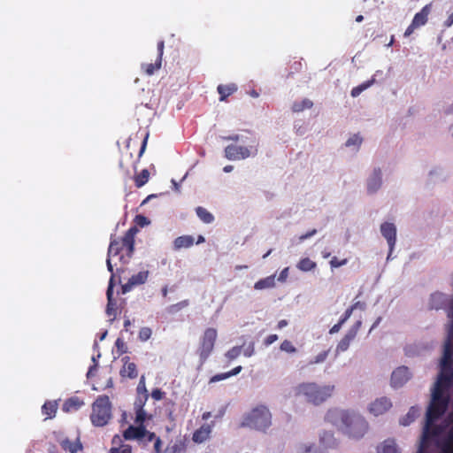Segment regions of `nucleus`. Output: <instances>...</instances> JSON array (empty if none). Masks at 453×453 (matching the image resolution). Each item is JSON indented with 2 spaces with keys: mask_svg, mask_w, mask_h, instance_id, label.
I'll use <instances>...</instances> for the list:
<instances>
[{
  "mask_svg": "<svg viewBox=\"0 0 453 453\" xmlns=\"http://www.w3.org/2000/svg\"><path fill=\"white\" fill-rule=\"evenodd\" d=\"M138 229L136 226L130 227L119 239H111L106 260L107 269L112 274L113 266H116L118 273L125 271V265L128 264L134 253V236Z\"/></svg>",
  "mask_w": 453,
  "mask_h": 453,
  "instance_id": "1",
  "label": "nucleus"
},
{
  "mask_svg": "<svg viewBox=\"0 0 453 453\" xmlns=\"http://www.w3.org/2000/svg\"><path fill=\"white\" fill-rule=\"evenodd\" d=\"M326 419L354 439L362 438L368 430V423L360 415L342 410H330Z\"/></svg>",
  "mask_w": 453,
  "mask_h": 453,
  "instance_id": "2",
  "label": "nucleus"
},
{
  "mask_svg": "<svg viewBox=\"0 0 453 453\" xmlns=\"http://www.w3.org/2000/svg\"><path fill=\"white\" fill-rule=\"evenodd\" d=\"M334 391V385L320 386L315 382H303L296 387L295 395L303 396L307 402L319 405L331 397Z\"/></svg>",
  "mask_w": 453,
  "mask_h": 453,
  "instance_id": "3",
  "label": "nucleus"
},
{
  "mask_svg": "<svg viewBox=\"0 0 453 453\" xmlns=\"http://www.w3.org/2000/svg\"><path fill=\"white\" fill-rule=\"evenodd\" d=\"M90 421L93 426L102 427L106 426L112 418V404L106 395H99L92 403Z\"/></svg>",
  "mask_w": 453,
  "mask_h": 453,
  "instance_id": "4",
  "label": "nucleus"
},
{
  "mask_svg": "<svg viewBox=\"0 0 453 453\" xmlns=\"http://www.w3.org/2000/svg\"><path fill=\"white\" fill-rule=\"evenodd\" d=\"M448 392L433 388L431 401L426 415L428 423L435 422L446 412L449 403Z\"/></svg>",
  "mask_w": 453,
  "mask_h": 453,
  "instance_id": "5",
  "label": "nucleus"
},
{
  "mask_svg": "<svg viewBox=\"0 0 453 453\" xmlns=\"http://www.w3.org/2000/svg\"><path fill=\"white\" fill-rule=\"evenodd\" d=\"M271 424L272 415L270 411L266 406L259 405L244 417L242 426L265 431Z\"/></svg>",
  "mask_w": 453,
  "mask_h": 453,
  "instance_id": "6",
  "label": "nucleus"
},
{
  "mask_svg": "<svg viewBox=\"0 0 453 453\" xmlns=\"http://www.w3.org/2000/svg\"><path fill=\"white\" fill-rule=\"evenodd\" d=\"M217 337L218 332L215 328L208 327L204 330L196 350L200 365H203L213 351Z\"/></svg>",
  "mask_w": 453,
  "mask_h": 453,
  "instance_id": "7",
  "label": "nucleus"
},
{
  "mask_svg": "<svg viewBox=\"0 0 453 453\" xmlns=\"http://www.w3.org/2000/svg\"><path fill=\"white\" fill-rule=\"evenodd\" d=\"M453 382V362L441 361V371L434 388L449 391Z\"/></svg>",
  "mask_w": 453,
  "mask_h": 453,
  "instance_id": "8",
  "label": "nucleus"
},
{
  "mask_svg": "<svg viewBox=\"0 0 453 453\" xmlns=\"http://www.w3.org/2000/svg\"><path fill=\"white\" fill-rule=\"evenodd\" d=\"M257 151L255 142L249 146L227 145L225 148V157L229 160H240L249 157Z\"/></svg>",
  "mask_w": 453,
  "mask_h": 453,
  "instance_id": "9",
  "label": "nucleus"
},
{
  "mask_svg": "<svg viewBox=\"0 0 453 453\" xmlns=\"http://www.w3.org/2000/svg\"><path fill=\"white\" fill-rule=\"evenodd\" d=\"M432 4H426L420 12H417L414 15V18L411 23V25L406 28L404 32V36L408 37L413 34L414 30L426 25L428 20V16L431 12Z\"/></svg>",
  "mask_w": 453,
  "mask_h": 453,
  "instance_id": "10",
  "label": "nucleus"
},
{
  "mask_svg": "<svg viewBox=\"0 0 453 453\" xmlns=\"http://www.w3.org/2000/svg\"><path fill=\"white\" fill-rule=\"evenodd\" d=\"M149 277V271H141L136 274L132 275L128 281L121 286V291L123 294H126L132 290L133 288L144 284Z\"/></svg>",
  "mask_w": 453,
  "mask_h": 453,
  "instance_id": "11",
  "label": "nucleus"
},
{
  "mask_svg": "<svg viewBox=\"0 0 453 453\" xmlns=\"http://www.w3.org/2000/svg\"><path fill=\"white\" fill-rule=\"evenodd\" d=\"M392 407V403L389 398L382 396L377 398L369 406V411L374 416L382 415Z\"/></svg>",
  "mask_w": 453,
  "mask_h": 453,
  "instance_id": "12",
  "label": "nucleus"
},
{
  "mask_svg": "<svg viewBox=\"0 0 453 453\" xmlns=\"http://www.w3.org/2000/svg\"><path fill=\"white\" fill-rule=\"evenodd\" d=\"M114 279L115 274L112 273L111 275L109 285L106 291V296H107V306H106V314L109 317H116V311H117V302L113 298V288H114Z\"/></svg>",
  "mask_w": 453,
  "mask_h": 453,
  "instance_id": "13",
  "label": "nucleus"
},
{
  "mask_svg": "<svg viewBox=\"0 0 453 453\" xmlns=\"http://www.w3.org/2000/svg\"><path fill=\"white\" fill-rule=\"evenodd\" d=\"M380 232L383 237L387 240L390 249L393 251L396 242V227L393 223L385 222L380 226Z\"/></svg>",
  "mask_w": 453,
  "mask_h": 453,
  "instance_id": "14",
  "label": "nucleus"
},
{
  "mask_svg": "<svg viewBox=\"0 0 453 453\" xmlns=\"http://www.w3.org/2000/svg\"><path fill=\"white\" fill-rule=\"evenodd\" d=\"M145 426H129L124 432L123 437L127 441L135 440L138 442H142L145 434Z\"/></svg>",
  "mask_w": 453,
  "mask_h": 453,
  "instance_id": "15",
  "label": "nucleus"
},
{
  "mask_svg": "<svg viewBox=\"0 0 453 453\" xmlns=\"http://www.w3.org/2000/svg\"><path fill=\"white\" fill-rule=\"evenodd\" d=\"M410 379L409 369L405 366L396 368L391 375V386L395 388L402 387Z\"/></svg>",
  "mask_w": 453,
  "mask_h": 453,
  "instance_id": "16",
  "label": "nucleus"
},
{
  "mask_svg": "<svg viewBox=\"0 0 453 453\" xmlns=\"http://www.w3.org/2000/svg\"><path fill=\"white\" fill-rule=\"evenodd\" d=\"M122 360L124 361V365L120 370L121 377L129 379L136 378L138 376L136 365L133 362H130L129 357H125Z\"/></svg>",
  "mask_w": 453,
  "mask_h": 453,
  "instance_id": "17",
  "label": "nucleus"
},
{
  "mask_svg": "<svg viewBox=\"0 0 453 453\" xmlns=\"http://www.w3.org/2000/svg\"><path fill=\"white\" fill-rule=\"evenodd\" d=\"M211 433V426L204 424L193 433L192 440L196 443H203L209 439Z\"/></svg>",
  "mask_w": 453,
  "mask_h": 453,
  "instance_id": "18",
  "label": "nucleus"
},
{
  "mask_svg": "<svg viewBox=\"0 0 453 453\" xmlns=\"http://www.w3.org/2000/svg\"><path fill=\"white\" fill-rule=\"evenodd\" d=\"M381 171L380 168L374 169L372 176L367 181V191L373 194L379 190L381 186Z\"/></svg>",
  "mask_w": 453,
  "mask_h": 453,
  "instance_id": "19",
  "label": "nucleus"
},
{
  "mask_svg": "<svg viewBox=\"0 0 453 453\" xmlns=\"http://www.w3.org/2000/svg\"><path fill=\"white\" fill-rule=\"evenodd\" d=\"M434 423V422L428 423V419L426 418V426L422 434V445L426 444L431 438L439 435L441 429Z\"/></svg>",
  "mask_w": 453,
  "mask_h": 453,
  "instance_id": "20",
  "label": "nucleus"
},
{
  "mask_svg": "<svg viewBox=\"0 0 453 453\" xmlns=\"http://www.w3.org/2000/svg\"><path fill=\"white\" fill-rule=\"evenodd\" d=\"M84 404V401L80 397L72 396L65 401L62 410L65 412H73L80 410Z\"/></svg>",
  "mask_w": 453,
  "mask_h": 453,
  "instance_id": "21",
  "label": "nucleus"
},
{
  "mask_svg": "<svg viewBox=\"0 0 453 453\" xmlns=\"http://www.w3.org/2000/svg\"><path fill=\"white\" fill-rule=\"evenodd\" d=\"M237 88L234 83L219 85L217 90L219 94V101H226L229 96L237 91Z\"/></svg>",
  "mask_w": 453,
  "mask_h": 453,
  "instance_id": "22",
  "label": "nucleus"
},
{
  "mask_svg": "<svg viewBox=\"0 0 453 453\" xmlns=\"http://www.w3.org/2000/svg\"><path fill=\"white\" fill-rule=\"evenodd\" d=\"M195 242V239L192 235H181L177 237L173 241V248L176 250H179L180 249H188L193 246Z\"/></svg>",
  "mask_w": 453,
  "mask_h": 453,
  "instance_id": "23",
  "label": "nucleus"
},
{
  "mask_svg": "<svg viewBox=\"0 0 453 453\" xmlns=\"http://www.w3.org/2000/svg\"><path fill=\"white\" fill-rule=\"evenodd\" d=\"M187 450V441L185 438H179L173 443L169 444L165 449L168 453H184Z\"/></svg>",
  "mask_w": 453,
  "mask_h": 453,
  "instance_id": "24",
  "label": "nucleus"
},
{
  "mask_svg": "<svg viewBox=\"0 0 453 453\" xmlns=\"http://www.w3.org/2000/svg\"><path fill=\"white\" fill-rule=\"evenodd\" d=\"M58 407L57 401H46L42 407V413L46 417V419L53 418L56 416Z\"/></svg>",
  "mask_w": 453,
  "mask_h": 453,
  "instance_id": "25",
  "label": "nucleus"
},
{
  "mask_svg": "<svg viewBox=\"0 0 453 453\" xmlns=\"http://www.w3.org/2000/svg\"><path fill=\"white\" fill-rule=\"evenodd\" d=\"M378 453H400L395 441L391 439L385 440L378 449Z\"/></svg>",
  "mask_w": 453,
  "mask_h": 453,
  "instance_id": "26",
  "label": "nucleus"
},
{
  "mask_svg": "<svg viewBox=\"0 0 453 453\" xmlns=\"http://www.w3.org/2000/svg\"><path fill=\"white\" fill-rule=\"evenodd\" d=\"M275 286V279L273 275L268 276L266 278L261 279L257 280L255 285L254 288L257 290H262L265 288H272Z\"/></svg>",
  "mask_w": 453,
  "mask_h": 453,
  "instance_id": "27",
  "label": "nucleus"
},
{
  "mask_svg": "<svg viewBox=\"0 0 453 453\" xmlns=\"http://www.w3.org/2000/svg\"><path fill=\"white\" fill-rule=\"evenodd\" d=\"M61 446L63 449L71 453H77L79 450L82 449V445L79 441H72L66 439L62 441Z\"/></svg>",
  "mask_w": 453,
  "mask_h": 453,
  "instance_id": "28",
  "label": "nucleus"
},
{
  "mask_svg": "<svg viewBox=\"0 0 453 453\" xmlns=\"http://www.w3.org/2000/svg\"><path fill=\"white\" fill-rule=\"evenodd\" d=\"M196 212L197 217L205 224H211L214 220V216L202 206L196 207Z\"/></svg>",
  "mask_w": 453,
  "mask_h": 453,
  "instance_id": "29",
  "label": "nucleus"
},
{
  "mask_svg": "<svg viewBox=\"0 0 453 453\" xmlns=\"http://www.w3.org/2000/svg\"><path fill=\"white\" fill-rule=\"evenodd\" d=\"M453 342L449 337L444 344V350L441 361L453 362Z\"/></svg>",
  "mask_w": 453,
  "mask_h": 453,
  "instance_id": "30",
  "label": "nucleus"
},
{
  "mask_svg": "<svg viewBox=\"0 0 453 453\" xmlns=\"http://www.w3.org/2000/svg\"><path fill=\"white\" fill-rule=\"evenodd\" d=\"M375 81V79L372 78L367 81L363 82L362 84L353 88L351 89L350 95L352 97L358 96L363 91L370 88Z\"/></svg>",
  "mask_w": 453,
  "mask_h": 453,
  "instance_id": "31",
  "label": "nucleus"
},
{
  "mask_svg": "<svg viewBox=\"0 0 453 453\" xmlns=\"http://www.w3.org/2000/svg\"><path fill=\"white\" fill-rule=\"evenodd\" d=\"M313 105V103L310 99H303L300 102H295L292 105V110L295 112L303 111L305 109H311Z\"/></svg>",
  "mask_w": 453,
  "mask_h": 453,
  "instance_id": "32",
  "label": "nucleus"
},
{
  "mask_svg": "<svg viewBox=\"0 0 453 453\" xmlns=\"http://www.w3.org/2000/svg\"><path fill=\"white\" fill-rule=\"evenodd\" d=\"M150 178V173L147 169L142 170V172L134 176V183L137 188H141L145 185Z\"/></svg>",
  "mask_w": 453,
  "mask_h": 453,
  "instance_id": "33",
  "label": "nucleus"
},
{
  "mask_svg": "<svg viewBox=\"0 0 453 453\" xmlns=\"http://www.w3.org/2000/svg\"><path fill=\"white\" fill-rule=\"evenodd\" d=\"M162 60L157 58L155 63L143 64L142 69L148 75H152L156 71L161 68Z\"/></svg>",
  "mask_w": 453,
  "mask_h": 453,
  "instance_id": "34",
  "label": "nucleus"
},
{
  "mask_svg": "<svg viewBox=\"0 0 453 453\" xmlns=\"http://www.w3.org/2000/svg\"><path fill=\"white\" fill-rule=\"evenodd\" d=\"M315 267H316V263L313 262L309 257L302 258L297 264V268L303 272L311 271V270L314 269Z\"/></svg>",
  "mask_w": 453,
  "mask_h": 453,
  "instance_id": "35",
  "label": "nucleus"
},
{
  "mask_svg": "<svg viewBox=\"0 0 453 453\" xmlns=\"http://www.w3.org/2000/svg\"><path fill=\"white\" fill-rule=\"evenodd\" d=\"M362 321L357 320L354 323V325L348 330L347 334L344 335L345 338L352 342L357 335L359 329L361 328Z\"/></svg>",
  "mask_w": 453,
  "mask_h": 453,
  "instance_id": "36",
  "label": "nucleus"
},
{
  "mask_svg": "<svg viewBox=\"0 0 453 453\" xmlns=\"http://www.w3.org/2000/svg\"><path fill=\"white\" fill-rule=\"evenodd\" d=\"M362 321L357 320L354 323V325L348 330L347 334L344 335L345 338L352 342L357 335L359 329L361 328Z\"/></svg>",
  "mask_w": 453,
  "mask_h": 453,
  "instance_id": "37",
  "label": "nucleus"
},
{
  "mask_svg": "<svg viewBox=\"0 0 453 453\" xmlns=\"http://www.w3.org/2000/svg\"><path fill=\"white\" fill-rule=\"evenodd\" d=\"M418 415V409L411 407L405 417L400 420V424L403 426H408L413 422Z\"/></svg>",
  "mask_w": 453,
  "mask_h": 453,
  "instance_id": "38",
  "label": "nucleus"
},
{
  "mask_svg": "<svg viewBox=\"0 0 453 453\" xmlns=\"http://www.w3.org/2000/svg\"><path fill=\"white\" fill-rule=\"evenodd\" d=\"M320 443L324 448L332 447L334 445V434L331 432H324L320 435Z\"/></svg>",
  "mask_w": 453,
  "mask_h": 453,
  "instance_id": "39",
  "label": "nucleus"
},
{
  "mask_svg": "<svg viewBox=\"0 0 453 453\" xmlns=\"http://www.w3.org/2000/svg\"><path fill=\"white\" fill-rule=\"evenodd\" d=\"M357 305H361L362 307L364 306V303H361V302H356L354 304H352L350 307H349L345 312L343 313V315L342 316V318L340 319V321L344 324L349 318L350 316L352 315L354 310L357 309Z\"/></svg>",
  "mask_w": 453,
  "mask_h": 453,
  "instance_id": "40",
  "label": "nucleus"
},
{
  "mask_svg": "<svg viewBox=\"0 0 453 453\" xmlns=\"http://www.w3.org/2000/svg\"><path fill=\"white\" fill-rule=\"evenodd\" d=\"M109 453H132V447L129 444L121 443L118 447H112Z\"/></svg>",
  "mask_w": 453,
  "mask_h": 453,
  "instance_id": "41",
  "label": "nucleus"
},
{
  "mask_svg": "<svg viewBox=\"0 0 453 453\" xmlns=\"http://www.w3.org/2000/svg\"><path fill=\"white\" fill-rule=\"evenodd\" d=\"M146 420V412L142 407L136 410L134 422L136 425L144 426Z\"/></svg>",
  "mask_w": 453,
  "mask_h": 453,
  "instance_id": "42",
  "label": "nucleus"
},
{
  "mask_svg": "<svg viewBox=\"0 0 453 453\" xmlns=\"http://www.w3.org/2000/svg\"><path fill=\"white\" fill-rule=\"evenodd\" d=\"M241 352H242V347L241 346H234L233 347L232 349H230L226 353V357L229 360V361H232L235 358H237L240 355H241Z\"/></svg>",
  "mask_w": 453,
  "mask_h": 453,
  "instance_id": "43",
  "label": "nucleus"
},
{
  "mask_svg": "<svg viewBox=\"0 0 453 453\" xmlns=\"http://www.w3.org/2000/svg\"><path fill=\"white\" fill-rule=\"evenodd\" d=\"M188 304H189L188 300H183L181 302H179V303H177L175 304H173V305L169 306L168 311L170 313H176L179 311H180L181 309L187 307Z\"/></svg>",
  "mask_w": 453,
  "mask_h": 453,
  "instance_id": "44",
  "label": "nucleus"
},
{
  "mask_svg": "<svg viewBox=\"0 0 453 453\" xmlns=\"http://www.w3.org/2000/svg\"><path fill=\"white\" fill-rule=\"evenodd\" d=\"M280 349V350L285 351L287 353H295L296 351V348L288 340H284L281 342Z\"/></svg>",
  "mask_w": 453,
  "mask_h": 453,
  "instance_id": "45",
  "label": "nucleus"
},
{
  "mask_svg": "<svg viewBox=\"0 0 453 453\" xmlns=\"http://www.w3.org/2000/svg\"><path fill=\"white\" fill-rule=\"evenodd\" d=\"M328 353L329 350H324L319 353L313 359L309 361V365H315L325 362L327 358Z\"/></svg>",
  "mask_w": 453,
  "mask_h": 453,
  "instance_id": "46",
  "label": "nucleus"
},
{
  "mask_svg": "<svg viewBox=\"0 0 453 453\" xmlns=\"http://www.w3.org/2000/svg\"><path fill=\"white\" fill-rule=\"evenodd\" d=\"M362 142L363 139L359 136V134H354L346 141L345 145L346 147H351L354 145L359 147Z\"/></svg>",
  "mask_w": 453,
  "mask_h": 453,
  "instance_id": "47",
  "label": "nucleus"
},
{
  "mask_svg": "<svg viewBox=\"0 0 453 453\" xmlns=\"http://www.w3.org/2000/svg\"><path fill=\"white\" fill-rule=\"evenodd\" d=\"M151 334H152V331L150 327H147V326L142 327L139 331V339L142 342H146L151 337Z\"/></svg>",
  "mask_w": 453,
  "mask_h": 453,
  "instance_id": "48",
  "label": "nucleus"
},
{
  "mask_svg": "<svg viewBox=\"0 0 453 453\" xmlns=\"http://www.w3.org/2000/svg\"><path fill=\"white\" fill-rule=\"evenodd\" d=\"M350 343H351V342L343 336V338L337 344L336 351L337 352L346 351L349 349Z\"/></svg>",
  "mask_w": 453,
  "mask_h": 453,
  "instance_id": "49",
  "label": "nucleus"
},
{
  "mask_svg": "<svg viewBox=\"0 0 453 453\" xmlns=\"http://www.w3.org/2000/svg\"><path fill=\"white\" fill-rule=\"evenodd\" d=\"M134 223L137 226H139L141 227H143V226H146L150 225V219L147 217H145V216H143L142 214H138L134 218Z\"/></svg>",
  "mask_w": 453,
  "mask_h": 453,
  "instance_id": "50",
  "label": "nucleus"
},
{
  "mask_svg": "<svg viewBox=\"0 0 453 453\" xmlns=\"http://www.w3.org/2000/svg\"><path fill=\"white\" fill-rule=\"evenodd\" d=\"M443 300V295L441 294H434L431 296V309H440V305L435 303V302H442Z\"/></svg>",
  "mask_w": 453,
  "mask_h": 453,
  "instance_id": "51",
  "label": "nucleus"
},
{
  "mask_svg": "<svg viewBox=\"0 0 453 453\" xmlns=\"http://www.w3.org/2000/svg\"><path fill=\"white\" fill-rule=\"evenodd\" d=\"M157 438V435L155 433L153 432H150L147 429H145V434H144V439H143V441L142 442H139L140 444H142L143 446H147L149 442H151L152 441H154L155 439Z\"/></svg>",
  "mask_w": 453,
  "mask_h": 453,
  "instance_id": "52",
  "label": "nucleus"
},
{
  "mask_svg": "<svg viewBox=\"0 0 453 453\" xmlns=\"http://www.w3.org/2000/svg\"><path fill=\"white\" fill-rule=\"evenodd\" d=\"M348 260L346 258L339 260L336 257H333L330 260V265L332 268H337L346 265Z\"/></svg>",
  "mask_w": 453,
  "mask_h": 453,
  "instance_id": "53",
  "label": "nucleus"
},
{
  "mask_svg": "<svg viewBox=\"0 0 453 453\" xmlns=\"http://www.w3.org/2000/svg\"><path fill=\"white\" fill-rule=\"evenodd\" d=\"M228 378H230L228 372L219 373V374L212 376L210 379V383L218 382L219 380H226Z\"/></svg>",
  "mask_w": 453,
  "mask_h": 453,
  "instance_id": "54",
  "label": "nucleus"
},
{
  "mask_svg": "<svg viewBox=\"0 0 453 453\" xmlns=\"http://www.w3.org/2000/svg\"><path fill=\"white\" fill-rule=\"evenodd\" d=\"M154 451L155 453H163L162 449V441L159 437L157 436V438L154 440Z\"/></svg>",
  "mask_w": 453,
  "mask_h": 453,
  "instance_id": "55",
  "label": "nucleus"
},
{
  "mask_svg": "<svg viewBox=\"0 0 453 453\" xmlns=\"http://www.w3.org/2000/svg\"><path fill=\"white\" fill-rule=\"evenodd\" d=\"M151 396L154 400L159 401L163 398L164 392L159 388L153 389L151 392Z\"/></svg>",
  "mask_w": 453,
  "mask_h": 453,
  "instance_id": "56",
  "label": "nucleus"
},
{
  "mask_svg": "<svg viewBox=\"0 0 453 453\" xmlns=\"http://www.w3.org/2000/svg\"><path fill=\"white\" fill-rule=\"evenodd\" d=\"M254 352H255L254 343L250 342L249 344V346L244 349L243 354H244L245 357H251L254 354Z\"/></svg>",
  "mask_w": 453,
  "mask_h": 453,
  "instance_id": "57",
  "label": "nucleus"
},
{
  "mask_svg": "<svg viewBox=\"0 0 453 453\" xmlns=\"http://www.w3.org/2000/svg\"><path fill=\"white\" fill-rule=\"evenodd\" d=\"M157 58L158 59L162 60V57L164 54V49H165V42L164 41H159L157 42Z\"/></svg>",
  "mask_w": 453,
  "mask_h": 453,
  "instance_id": "58",
  "label": "nucleus"
},
{
  "mask_svg": "<svg viewBox=\"0 0 453 453\" xmlns=\"http://www.w3.org/2000/svg\"><path fill=\"white\" fill-rule=\"evenodd\" d=\"M277 340H278L277 334H270L269 336H267L265 339L264 343L265 346H269V345L273 344L274 342H276Z\"/></svg>",
  "mask_w": 453,
  "mask_h": 453,
  "instance_id": "59",
  "label": "nucleus"
},
{
  "mask_svg": "<svg viewBox=\"0 0 453 453\" xmlns=\"http://www.w3.org/2000/svg\"><path fill=\"white\" fill-rule=\"evenodd\" d=\"M342 323L339 320V322L335 325H334L330 330H329V334H336L340 331L341 327L342 326Z\"/></svg>",
  "mask_w": 453,
  "mask_h": 453,
  "instance_id": "60",
  "label": "nucleus"
},
{
  "mask_svg": "<svg viewBox=\"0 0 453 453\" xmlns=\"http://www.w3.org/2000/svg\"><path fill=\"white\" fill-rule=\"evenodd\" d=\"M148 137H149V134H146V136L144 137V139L142 141V146H141V149L139 151V155H138L139 157H141L142 156V154L144 153V151L146 150Z\"/></svg>",
  "mask_w": 453,
  "mask_h": 453,
  "instance_id": "61",
  "label": "nucleus"
},
{
  "mask_svg": "<svg viewBox=\"0 0 453 453\" xmlns=\"http://www.w3.org/2000/svg\"><path fill=\"white\" fill-rule=\"evenodd\" d=\"M316 233H317V230H316V229H312V230H311V231L307 232L306 234H304L301 235V236L299 237V240H300L301 242H303V241H304V240H306V239H308V238H310V237L313 236Z\"/></svg>",
  "mask_w": 453,
  "mask_h": 453,
  "instance_id": "62",
  "label": "nucleus"
},
{
  "mask_svg": "<svg viewBox=\"0 0 453 453\" xmlns=\"http://www.w3.org/2000/svg\"><path fill=\"white\" fill-rule=\"evenodd\" d=\"M242 367L241 365H238V366L234 367V369H232L231 371L227 372L229 374V377L237 375L242 371Z\"/></svg>",
  "mask_w": 453,
  "mask_h": 453,
  "instance_id": "63",
  "label": "nucleus"
},
{
  "mask_svg": "<svg viewBox=\"0 0 453 453\" xmlns=\"http://www.w3.org/2000/svg\"><path fill=\"white\" fill-rule=\"evenodd\" d=\"M452 25H453V12L444 21V27H450Z\"/></svg>",
  "mask_w": 453,
  "mask_h": 453,
  "instance_id": "64",
  "label": "nucleus"
}]
</instances>
